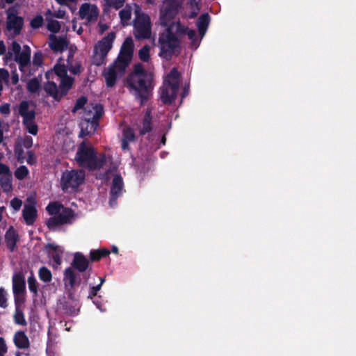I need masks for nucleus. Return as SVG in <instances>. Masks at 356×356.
I'll list each match as a JSON object with an SVG mask.
<instances>
[{"mask_svg":"<svg viewBox=\"0 0 356 356\" xmlns=\"http://www.w3.org/2000/svg\"><path fill=\"white\" fill-rule=\"evenodd\" d=\"M184 0H165L161 8L159 22L165 28L159 39L161 57L168 60L171 58L179 45V38L183 35H187L191 41V45L197 49L200 41L204 36L210 22L209 15L207 13L202 14L197 21L196 26L198 29L200 38L196 35L194 30L189 29L180 24L175 19Z\"/></svg>","mask_w":356,"mask_h":356,"instance_id":"f257e3e1","label":"nucleus"},{"mask_svg":"<svg viewBox=\"0 0 356 356\" xmlns=\"http://www.w3.org/2000/svg\"><path fill=\"white\" fill-rule=\"evenodd\" d=\"M67 68L74 74L81 72L80 63L72 61L69 56L67 65L63 59L60 58L54 69L46 73L47 82L44 90L55 99H60L64 96L73 84L74 79L67 75Z\"/></svg>","mask_w":356,"mask_h":356,"instance_id":"f03ea898","label":"nucleus"},{"mask_svg":"<svg viewBox=\"0 0 356 356\" xmlns=\"http://www.w3.org/2000/svg\"><path fill=\"white\" fill-rule=\"evenodd\" d=\"M127 83L130 93L143 104L152 95L154 88L153 74L138 63L127 77Z\"/></svg>","mask_w":356,"mask_h":356,"instance_id":"7ed1b4c3","label":"nucleus"},{"mask_svg":"<svg viewBox=\"0 0 356 356\" xmlns=\"http://www.w3.org/2000/svg\"><path fill=\"white\" fill-rule=\"evenodd\" d=\"M133 40L127 38L121 48L120 53L116 61L104 70V76L108 87L115 85L117 79L121 77L128 66L133 54Z\"/></svg>","mask_w":356,"mask_h":356,"instance_id":"20e7f679","label":"nucleus"},{"mask_svg":"<svg viewBox=\"0 0 356 356\" xmlns=\"http://www.w3.org/2000/svg\"><path fill=\"white\" fill-rule=\"evenodd\" d=\"M135 14L134 35L137 39H148L151 37V23L149 17L143 13L139 6L136 3L127 5L120 11L119 15L122 22L125 24L129 21L131 12Z\"/></svg>","mask_w":356,"mask_h":356,"instance_id":"39448f33","label":"nucleus"},{"mask_svg":"<svg viewBox=\"0 0 356 356\" xmlns=\"http://www.w3.org/2000/svg\"><path fill=\"white\" fill-rule=\"evenodd\" d=\"M47 210L51 215L58 216L50 218L47 225L50 229L56 230L62 225L71 224L76 219V213L70 209L65 208L58 202L50 203L47 207Z\"/></svg>","mask_w":356,"mask_h":356,"instance_id":"423d86ee","label":"nucleus"},{"mask_svg":"<svg viewBox=\"0 0 356 356\" xmlns=\"http://www.w3.org/2000/svg\"><path fill=\"white\" fill-rule=\"evenodd\" d=\"M76 161L79 165L96 170L102 168L107 162L105 156L97 157L92 147L90 144L82 143L77 150Z\"/></svg>","mask_w":356,"mask_h":356,"instance_id":"0eeeda50","label":"nucleus"},{"mask_svg":"<svg viewBox=\"0 0 356 356\" xmlns=\"http://www.w3.org/2000/svg\"><path fill=\"white\" fill-rule=\"evenodd\" d=\"M103 113V108L98 104H87L83 108V122L81 124L83 136L94 133L98 126V120Z\"/></svg>","mask_w":356,"mask_h":356,"instance_id":"6e6552de","label":"nucleus"},{"mask_svg":"<svg viewBox=\"0 0 356 356\" xmlns=\"http://www.w3.org/2000/svg\"><path fill=\"white\" fill-rule=\"evenodd\" d=\"M179 83V74L174 68L168 74L160 89L161 99L164 104H170L175 99Z\"/></svg>","mask_w":356,"mask_h":356,"instance_id":"1a4fd4ad","label":"nucleus"},{"mask_svg":"<svg viewBox=\"0 0 356 356\" xmlns=\"http://www.w3.org/2000/svg\"><path fill=\"white\" fill-rule=\"evenodd\" d=\"M115 38V34L111 32L95 45L93 56V63L95 65H101L104 63L108 52L112 47Z\"/></svg>","mask_w":356,"mask_h":356,"instance_id":"9d476101","label":"nucleus"},{"mask_svg":"<svg viewBox=\"0 0 356 356\" xmlns=\"http://www.w3.org/2000/svg\"><path fill=\"white\" fill-rule=\"evenodd\" d=\"M84 179L85 173L83 170H66L63 173L61 177V187L64 191H73L83 184Z\"/></svg>","mask_w":356,"mask_h":356,"instance_id":"9b49d317","label":"nucleus"},{"mask_svg":"<svg viewBox=\"0 0 356 356\" xmlns=\"http://www.w3.org/2000/svg\"><path fill=\"white\" fill-rule=\"evenodd\" d=\"M24 26V19L13 9L6 11V34L9 38H15L21 33Z\"/></svg>","mask_w":356,"mask_h":356,"instance_id":"f8f14e48","label":"nucleus"},{"mask_svg":"<svg viewBox=\"0 0 356 356\" xmlns=\"http://www.w3.org/2000/svg\"><path fill=\"white\" fill-rule=\"evenodd\" d=\"M19 113L23 118V123L27 131L33 135H36L38 127L34 121L35 113L27 102H22L19 104Z\"/></svg>","mask_w":356,"mask_h":356,"instance_id":"ddd939ff","label":"nucleus"},{"mask_svg":"<svg viewBox=\"0 0 356 356\" xmlns=\"http://www.w3.org/2000/svg\"><path fill=\"white\" fill-rule=\"evenodd\" d=\"M111 175L113 178L111 188V200L109 204L111 207H113L115 204L116 199L121 195L123 189V181L120 175L114 174L111 170L108 171L105 175L100 177L102 179L107 180L111 178Z\"/></svg>","mask_w":356,"mask_h":356,"instance_id":"4468645a","label":"nucleus"},{"mask_svg":"<svg viewBox=\"0 0 356 356\" xmlns=\"http://www.w3.org/2000/svg\"><path fill=\"white\" fill-rule=\"evenodd\" d=\"M79 15L86 24H90L97 21L99 10L94 3H84L79 8Z\"/></svg>","mask_w":356,"mask_h":356,"instance_id":"2eb2a0df","label":"nucleus"},{"mask_svg":"<svg viewBox=\"0 0 356 356\" xmlns=\"http://www.w3.org/2000/svg\"><path fill=\"white\" fill-rule=\"evenodd\" d=\"M31 49L28 46H24L23 49L15 56V60L19 64V69L26 72L30 62Z\"/></svg>","mask_w":356,"mask_h":356,"instance_id":"dca6fc26","label":"nucleus"},{"mask_svg":"<svg viewBox=\"0 0 356 356\" xmlns=\"http://www.w3.org/2000/svg\"><path fill=\"white\" fill-rule=\"evenodd\" d=\"M47 248L53 262V266L55 268L58 267L62 263L63 248L54 243H49L47 245Z\"/></svg>","mask_w":356,"mask_h":356,"instance_id":"f3484780","label":"nucleus"},{"mask_svg":"<svg viewBox=\"0 0 356 356\" xmlns=\"http://www.w3.org/2000/svg\"><path fill=\"white\" fill-rule=\"evenodd\" d=\"M136 126L137 129L141 135H144L152 130V116L150 110L147 111L143 120L137 123Z\"/></svg>","mask_w":356,"mask_h":356,"instance_id":"a211bd4d","label":"nucleus"},{"mask_svg":"<svg viewBox=\"0 0 356 356\" xmlns=\"http://www.w3.org/2000/svg\"><path fill=\"white\" fill-rule=\"evenodd\" d=\"M67 45V41L64 38L57 37L54 34L49 35V46L54 51H62Z\"/></svg>","mask_w":356,"mask_h":356,"instance_id":"6ab92c4d","label":"nucleus"},{"mask_svg":"<svg viewBox=\"0 0 356 356\" xmlns=\"http://www.w3.org/2000/svg\"><path fill=\"white\" fill-rule=\"evenodd\" d=\"M25 290L26 286L24 275L20 273H15L13 277V293H24Z\"/></svg>","mask_w":356,"mask_h":356,"instance_id":"aec40b11","label":"nucleus"},{"mask_svg":"<svg viewBox=\"0 0 356 356\" xmlns=\"http://www.w3.org/2000/svg\"><path fill=\"white\" fill-rule=\"evenodd\" d=\"M89 261L81 253L76 252L72 265L79 272H84L88 267Z\"/></svg>","mask_w":356,"mask_h":356,"instance_id":"412c9836","label":"nucleus"},{"mask_svg":"<svg viewBox=\"0 0 356 356\" xmlns=\"http://www.w3.org/2000/svg\"><path fill=\"white\" fill-rule=\"evenodd\" d=\"M14 343L18 348L25 349L29 347L30 343L28 337L24 332H17L14 335Z\"/></svg>","mask_w":356,"mask_h":356,"instance_id":"4be33fe9","label":"nucleus"},{"mask_svg":"<svg viewBox=\"0 0 356 356\" xmlns=\"http://www.w3.org/2000/svg\"><path fill=\"white\" fill-rule=\"evenodd\" d=\"M37 216V211L33 205L26 204L23 209V217L28 225H32Z\"/></svg>","mask_w":356,"mask_h":356,"instance_id":"5701e85b","label":"nucleus"},{"mask_svg":"<svg viewBox=\"0 0 356 356\" xmlns=\"http://www.w3.org/2000/svg\"><path fill=\"white\" fill-rule=\"evenodd\" d=\"M5 238L8 248L10 250L13 251L18 238L16 231L13 227H10L6 232Z\"/></svg>","mask_w":356,"mask_h":356,"instance_id":"b1692460","label":"nucleus"},{"mask_svg":"<svg viewBox=\"0 0 356 356\" xmlns=\"http://www.w3.org/2000/svg\"><path fill=\"white\" fill-rule=\"evenodd\" d=\"M77 277L78 275L72 268L69 267L65 269L64 273V281L66 284L72 287L75 284Z\"/></svg>","mask_w":356,"mask_h":356,"instance_id":"393cba45","label":"nucleus"},{"mask_svg":"<svg viewBox=\"0 0 356 356\" xmlns=\"http://www.w3.org/2000/svg\"><path fill=\"white\" fill-rule=\"evenodd\" d=\"M134 139V134L131 128H126L123 132V138L122 141V148L127 149L128 148L129 143L133 141Z\"/></svg>","mask_w":356,"mask_h":356,"instance_id":"a878e982","label":"nucleus"},{"mask_svg":"<svg viewBox=\"0 0 356 356\" xmlns=\"http://www.w3.org/2000/svg\"><path fill=\"white\" fill-rule=\"evenodd\" d=\"M0 184L3 191L10 192L12 189V175L1 176L0 177Z\"/></svg>","mask_w":356,"mask_h":356,"instance_id":"bb28decb","label":"nucleus"},{"mask_svg":"<svg viewBox=\"0 0 356 356\" xmlns=\"http://www.w3.org/2000/svg\"><path fill=\"white\" fill-rule=\"evenodd\" d=\"M199 0H190L188 5L191 9V12L188 14V17L193 18L195 17L200 10V6H199Z\"/></svg>","mask_w":356,"mask_h":356,"instance_id":"cd10ccee","label":"nucleus"},{"mask_svg":"<svg viewBox=\"0 0 356 356\" xmlns=\"http://www.w3.org/2000/svg\"><path fill=\"white\" fill-rule=\"evenodd\" d=\"M110 253L107 249L96 250L90 252V259L93 261L99 260L101 257L108 255Z\"/></svg>","mask_w":356,"mask_h":356,"instance_id":"c85d7f7f","label":"nucleus"},{"mask_svg":"<svg viewBox=\"0 0 356 356\" xmlns=\"http://www.w3.org/2000/svg\"><path fill=\"white\" fill-rule=\"evenodd\" d=\"M39 277L40 279L44 282H50L52 277L51 271L46 267H42L40 268Z\"/></svg>","mask_w":356,"mask_h":356,"instance_id":"c756f323","label":"nucleus"},{"mask_svg":"<svg viewBox=\"0 0 356 356\" xmlns=\"http://www.w3.org/2000/svg\"><path fill=\"white\" fill-rule=\"evenodd\" d=\"M14 319H15V322L17 323V324H19V325H26V321L24 318V314L22 311V309L19 307H17V308H15V315H14Z\"/></svg>","mask_w":356,"mask_h":356,"instance_id":"7c9ffc66","label":"nucleus"},{"mask_svg":"<svg viewBox=\"0 0 356 356\" xmlns=\"http://www.w3.org/2000/svg\"><path fill=\"white\" fill-rule=\"evenodd\" d=\"M47 28L49 31L52 32L53 33H56L59 32L60 29V24L59 22L57 20L48 19Z\"/></svg>","mask_w":356,"mask_h":356,"instance_id":"2f4dec72","label":"nucleus"},{"mask_svg":"<svg viewBox=\"0 0 356 356\" xmlns=\"http://www.w3.org/2000/svg\"><path fill=\"white\" fill-rule=\"evenodd\" d=\"M29 175V170L25 165H21L15 171V176L17 179H24Z\"/></svg>","mask_w":356,"mask_h":356,"instance_id":"473e14b6","label":"nucleus"},{"mask_svg":"<svg viewBox=\"0 0 356 356\" xmlns=\"http://www.w3.org/2000/svg\"><path fill=\"white\" fill-rule=\"evenodd\" d=\"M150 47L148 45L144 46L138 52L139 58L144 62H147L149 59Z\"/></svg>","mask_w":356,"mask_h":356,"instance_id":"72a5a7b5","label":"nucleus"},{"mask_svg":"<svg viewBox=\"0 0 356 356\" xmlns=\"http://www.w3.org/2000/svg\"><path fill=\"white\" fill-rule=\"evenodd\" d=\"M28 285L30 291L36 296L38 293V282L33 275L28 278Z\"/></svg>","mask_w":356,"mask_h":356,"instance_id":"f704fd0d","label":"nucleus"},{"mask_svg":"<svg viewBox=\"0 0 356 356\" xmlns=\"http://www.w3.org/2000/svg\"><path fill=\"white\" fill-rule=\"evenodd\" d=\"M40 87V83L36 79L30 80L27 83V88L31 92H35Z\"/></svg>","mask_w":356,"mask_h":356,"instance_id":"c9c22d12","label":"nucleus"},{"mask_svg":"<svg viewBox=\"0 0 356 356\" xmlns=\"http://www.w3.org/2000/svg\"><path fill=\"white\" fill-rule=\"evenodd\" d=\"M7 296L6 290L3 288H0V307L2 308H6L8 305Z\"/></svg>","mask_w":356,"mask_h":356,"instance_id":"e433bc0d","label":"nucleus"},{"mask_svg":"<svg viewBox=\"0 0 356 356\" xmlns=\"http://www.w3.org/2000/svg\"><path fill=\"white\" fill-rule=\"evenodd\" d=\"M43 24V17L41 15H38L35 17L31 21V26L33 29H38Z\"/></svg>","mask_w":356,"mask_h":356,"instance_id":"4c0bfd02","label":"nucleus"},{"mask_svg":"<svg viewBox=\"0 0 356 356\" xmlns=\"http://www.w3.org/2000/svg\"><path fill=\"white\" fill-rule=\"evenodd\" d=\"M105 1L108 6L118 9L123 6L125 0H105Z\"/></svg>","mask_w":356,"mask_h":356,"instance_id":"58836bf2","label":"nucleus"},{"mask_svg":"<svg viewBox=\"0 0 356 356\" xmlns=\"http://www.w3.org/2000/svg\"><path fill=\"white\" fill-rule=\"evenodd\" d=\"M86 102H87V100H86V97H82L79 98V99H77L75 106L72 109V112L76 113L79 109L83 108V106L86 104Z\"/></svg>","mask_w":356,"mask_h":356,"instance_id":"ea45409f","label":"nucleus"},{"mask_svg":"<svg viewBox=\"0 0 356 356\" xmlns=\"http://www.w3.org/2000/svg\"><path fill=\"white\" fill-rule=\"evenodd\" d=\"M22 205V201L17 197L10 201V207L15 211H19Z\"/></svg>","mask_w":356,"mask_h":356,"instance_id":"a19ab883","label":"nucleus"},{"mask_svg":"<svg viewBox=\"0 0 356 356\" xmlns=\"http://www.w3.org/2000/svg\"><path fill=\"white\" fill-rule=\"evenodd\" d=\"M24 293H19L14 294L15 302L16 307H19L20 308V305L24 302Z\"/></svg>","mask_w":356,"mask_h":356,"instance_id":"79ce46f5","label":"nucleus"},{"mask_svg":"<svg viewBox=\"0 0 356 356\" xmlns=\"http://www.w3.org/2000/svg\"><path fill=\"white\" fill-rule=\"evenodd\" d=\"M9 78V73L6 70L0 69V83H7Z\"/></svg>","mask_w":356,"mask_h":356,"instance_id":"37998d69","label":"nucleus"},{"mask_svg":"<svg viewBox=\"0 0 356 356\" xmlns=\"http://www.w3.org/2000/svg\"><path fill=\"white\" fill-rule=\"evenodd\" d=\"M42 63V55L40 52H37L34 54L33 59V64L36 66L41 65Z\"/></svg>","mask_w":356,"mask_h":356,"instance_id":"c03bdc74","label":"nucleus"},{"mask_svg":"<svg viewBox=\"0 0 356 356\" xmlns=\"http://www.w3.org/2000/svg\"><path fill=\"white\" fill-rule=\"evenodd\" d=\"M0 175H1V177L6 176V175H11L10 169L6 165L0 163Z\"/></svg>","mask_w":356,"mask_h":356,"instance_id":"a18cd8bd","label":"nucleus"},{"mask_svg":"<svg viewBox=\"0 0 356 356\" xmlns=\"http://www.w3.org/2000/svg\"><path fill=\"white\" fill-rule=\"evenodd\" d=\"M15 154L17 155V159L20 163L24 162L23 150L18 145L16 146L15 150Z\"/></svg>","mask_w":356,"mask_h":356,"instance_id":"49530a36","label":"nucleus"},{"mask_svg":"<svg viewBox=\"0 0 356 356\" xmlns=\"http://www.w3.org/2000/svg\"><path fill=\"white\" fill-rule=\"evenodd\" d=\"M7 352V347L5 340L0 337V356H3Z\"/></svg>","mask_w":356,"mask_h":356,"instance_id":"de8ad7c7","label":"nucleus"},{"mask_svg":"<svg viewBox=\"0 0 356 356\" xmlns=\"http://www.w3.org/2000/svg\"><path fill=\"white\" fill-rule=\"evenodd\" d=\"M0 112L3 115H8L10 112V104H2L0 106Z\"/></svg>","mask_w":356,"mask_h":356,"instance_id":"09e8293b","label":"nucleus"},{"mask_svg":"<svg viewBox=\"0 0 356 356\" xmlns=\"http://www.w3.org/2000/svg\"><path fill=\"white\" fill-rule=\"evenodd\" d=\"M101 289V284H98L96 286H92L90 289V293H89V298H92V297L95 296L97 293V292Z\"/></svg>","mask_w":356,"mask_h":356,"instance_id":"8fccbe9b","label":"nucleus"},{"mask_svg":"<svg viewBox=\"0 0 356 356\" xmlns=\"http://www.w3.org/2000/svg\"><path fill=\"white\" fill-rule=\"evenodd\" d=\"M23 145L26 148H30L33 145V139L31 136H26L23 140Z\"/></svg>","mask_w":356,"mask_h":356,"instance_id":"3c124183","label":"nucleus"},{"mask_svg":"<svg viewBox=\"0 0 356 356\" xmlns=\"http://www.w3.org/2000/svg\"><path fill=\"white\" fill-rule=\"evenodd\" d=\"M21 51L20 45L16 42L14 41L12 43V51L14 53L15 56L17 55Z\"/></svg>","mask_w":356,"mask_h":356,"instance_id":"603ef678","label":"nucleus"},{"mask_svg":"<svg viewBox=\"0 0 356 356\" xmlns=\"http://www.w3.org/2000/svg\"><path fill=\"white\" fill-rule=\"evenodd\" d=\"M72 29L74 31L76 32L77 34L81 35L83 33V28L79 26L77 28V22L76 19L72 20Z\"/></svg>","mask_w":356,"mask_h":356,"instance_id":"864d4df0","label":"nucleus"},{"mask_svg":"<svg viewBox=\"0 0 356 356\" xmlns=\"http://www.w3.org/2000/svg\"><path fill=\"white\" fill-rule=\"evenodd\" d=\"M26 162L29 163V164H31V165H33L35 163V155L31 152H28V157L26 159Z\"/></svg>","mask_w":356,"mask_h":356,"instance_id":"5fc2aeb1","label":"nucleus"},{"mask_svg":"<svg viewBox=\"0 0 356 356\" xmlns=\"http://www.w3.org/2000/svg\"><path fill=\"white\" fill-rule=\"evenodd\" d=\"M65 15V11L64 10H62V9H59L57 11H55L54 14V16L57 17V18H63Z\"/></svg>","mask_w":356,"mask_h":356,"instance_id":"6e6d98bb","label":"nucleus"},{"mask_svg":"<svg viewBox=\"0 0 356 356\" xmlns=\"http://www.w3.org/2000/svg\"><path fill=\"white\" fill-rule=\"evenodd\" d=\"M6 51V45L3 41H0V55H2Z\"/></svg>","mask_w":356,"mask_h":356,"instance_id":"4d7b16f0","label":"nucleus"},{"mask_svg":"<svg viewBox=\"0 0 356 356\" xmlns=\"http://www.w3.org/2000/svg\"><path fill=\"white\" fill-rule=\"evenodd\" d=\"M11 79H12V82L14 84H16L18 82V81H19L18 75L16 73H13L12 74V78Z\"/></svg>","mask_w":356,"mask_h":356,"instance_id":"13d9d810","label":"nucleus"},{"mask_svg":"<svg viewBox=\"0 0 356 356\" xmlns=\"http://www.w3.org/2000/svg\"><path fill=\"white\" fill-rule=\"evenodd\" d=\"M6 210V208L4 207H0V222L2 220V216Z\"/></svg>","mask_w":356,"mask_h":356,"instance_id":"bf43d9fd","label":"nucleus"},{"mask_svg":"<svg viewBox=\"0 0 356 356\" xmlns=\"http://www.w3.org/2000/svg\"><path fill=\"white\" fill-rule=\"evenodd\" d=\"M60 5H65L68 0H56Z\"/></svg>","mask_w":356,"mask_h":356,"instance_id":"052dcab7","label":"nucleus"},{"mask_svg":"<svg viewBox=\"0 0 356 356\" xmlns=\"http://www.w3.org/2000/svg\"><path fill=\"white\" fill-rule=\"evenodd\" d=\"M5 0H0V8H3L5 7Z\"/></svg>","mask_w":356,"mask_h":356,"instance_id":"680f3d73","label":"nucleus"},{"mask_svg":"<svg viewBox=\"0 0 356 356\" xmlns=\"http://www.w3.org/2000/svg\"><path fill=\"white\" fill-rule=\"evenodd\" d=\"M112 252L115 254H118V249L116 246H113L112 247Z\"/></svg>","mask_w":356,"mask_h":356,"instance_id":"e2e57ef3","label":"nucleus"},{"mask_svg":"<svg viewBox=\"0 0 356 356\" xmlns=\"http://www.w3.org/2000/svg\"><path fill=\"white\" fill-rule=\"evenodd\" d=\"M156 2V0H146V3L149 4H154Z\"/></svg>","mask_w":356,"mask_h":356,"instance_id":"0e129e2a","label":"nucleus"},{"mask_svg":"<svg viewBox=\"0 0 356 356\" xmlns=\"http://www.w3.org/2000/svg\"><path fill=\"white\" fill-rule=\"evenodd\" d=\"M2 140H3V131L0 129V143L2 142Z\"/></svg>","mask_w":356,"mask_h":356,"instance_id":"69168bd1","label":"nucleus"},{"mask_svg":"<svg viewBox=\"0 0 356 356\" xmlns=\"http://www.w3.org/2000/svg\"><path fill=\"white\" fill-rule=\"evenodd\" d=\"M16 0H5L6 3L8 4H11L15 2Z\"/></svg>","mask_w":356,"mask_h":356,"instance_id":"338daca9","label":"nucleus"},{"mask_svg":"<svg viewBox=\"0 0 356 356\" xmlns=\"http://www.w3.org/2000/svg\"><path fill=\"white\" fill-rule=\"evenodd\" d=\"M16 356H28V355L27 354L21 353H17L16 354Z\"/></svg>","mask_w":356,"mask_h":356,"instance_id":"774afa93","label":"nucleus"}]
</instances>
